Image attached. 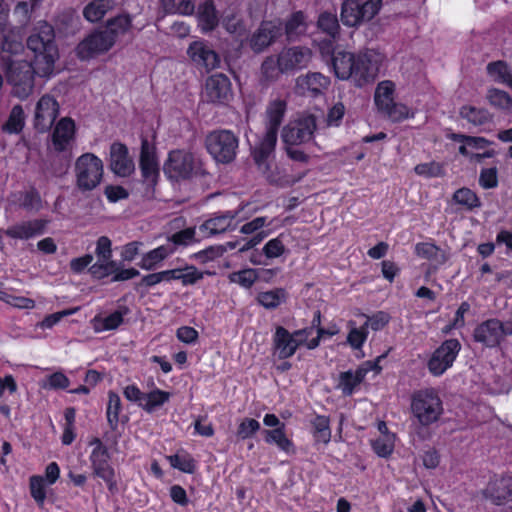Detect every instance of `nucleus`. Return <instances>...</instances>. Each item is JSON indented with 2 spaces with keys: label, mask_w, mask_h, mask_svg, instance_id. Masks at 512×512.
<instances>
[{
  "label": "nucleus",
  "mask_w": 512,
  "mask_h": 512,
  "mask_svg": "<svg viewBox=\"0 0 512 512\" xmlns=\"http://www.w3.org/2000/svg\"><path fill=\"white\" fill-rule=\"evenodd\" d=\"M27 48L33 53L31 62L8 59L6 79L13 86L11 96H30L35 74L41 77L53 74L59 56L53 26L47 22L41 23L28 37Z\"/></svg>",
  "instance_id": "obj_1"
},
{
  "label": "nucleus",
  "mask_w": 512,
  "mask_h": 512,
  "mask_svg": "<svg viewBox=\"0 0 512 512\" xmlns=\"http://www.w3.org/2000/svg\"><path fill=\"white\" fill-rule=\"evenodd\" d=\"M339 38L326 37L318 43L323 57H329L335 76L340 80H350L357 87H364L378 75L381 60L374 50L352 53L345 50H335Z\"/></svg>",
  "instance_id": "obj_2"
},
{
  "label": "nucleus",
  "mask_w": 512,
  "mask_h": 512,
  "mask_svg": "<svg viewBox=\"0 0 512 512\" xmlns=\"http://www.w3.org/2000/svg\"><path fill=\"white\" fill-rule=\"evenodd\" d=\"M320 334L321 332H318L317 336H313L314 327L289 332L286 328L278 326L273 335L274 353L279 359H287L301 346L314 349L319 345Z\"/></svg>",
  "instance_id": "obj_3"
},
{
  "label": "nucleus",
  "mask_w": 512,
  "mask_h": 512,
  "mask_svg": "<svg viewBox=\"0 0 512 512\" xmlns=\"http://www.w3.org/2000/svg\"><path fill=\"white\" fill-rule=\"evenodd\" d=\"M411 412L418 423L429 426L437 422L443 414V404L433 388H425L413 393Z\"/></svg>",
  "instance_id": "obj_4"
},
{
  "label": "nucleus",
  "mask_w": 512,
  "mask_h": 512,
  "mask_svg": "<svg viewBox=\"0 0 512 512\" xmlns=\"http://www.w3.org/2000/svg\"><path fill=\"white\" fill-rule=\"evenodd\" d=\"M381 7L382 0H344L341 4L340 19L344 26L359 27L372 20Z\"/></svg>",
  "instance_id": "obj_5"
},
{
  "label": "nucleus",
  "mask_w": 512,
  "mask_h": 512,
  "mask_svg": "<svg viewBox=\"0 0 512 512\" xmlns=\"http://www.w3.org/2000/svg\"><path fill=\"white\" fill-rule=\"evenodd\" d=\"M103 162L93 153L79 156L75 162L76 185L82 191L96 188L103 177Z\"/></svg>",
  "instance_id": "obj_6"
},
{
  "label": "nucleus",
  "mask_w": 512,
  "mask_h": 512,
  "mask_svg": "<svg viewBox=\"0 0 512 512\" xmlns=\"http://www.w3.org/2000/svg\"><path fill=\"white\" fill-rule=\"evenodd\" d=\"M316 128V118L313 115H298L284 126L282 140L286 146L306 144L313 139Z\"/></svg>",
  "instance_id": "obj_7"
},
{
  "label": "nucleus",
  "mask_w": 512,
  "mask_h": 512,
  "mask_svg": "<svg viewBox=\"0 0 512 512\" xmlns=\"http://www.w3.org/2000/svg\"><path fill=\"white\" fill-rule=\"evenodd\" d=\"M206 147L216 161L229 163L236 156L238 139L228 130L213 131L206 138Z\"/></svg>",
  "instance_id": "obj_8"
},
{
  "label": "nucleus",
  "mask_w": 512,
  "mask_h": 512,
  "mask_svg": "<svg viewBox=\"0 0 512 512\" xmlns=\"http://www.w3.org/2000/svg\"><path fill=\"white\" fill-rule=\"evenodd\" d=\"M163 170L171 180L188 179L197 172L198 162L191 153L184 150H174L169 153Z\"/></svg>",
  "instance_id": "obj_9"
},
{
  "label": "nucleus",
  "mask_w": 512,
  "mask_h": 512,
  "mask_svg": "<svg viewBox=\"0 0 512 512\" xmlns=\"http://www.w3.org/2000/svg\"><path fill=\"white\" fill-rule=\"evenodd\" d=\"M277 133L278 131L274 129L266 128L264 135L259 139L252 150L255 163L270 182H277V178L269 172L277 143Z\"/></svg>",
  "instance_id": "obj_10"
},
{
  "label": "nucleus",
  "mask_w": 512,
  "mask_h": 512,
  "mask_svg": "<svg viewBox=\"0 0 512 512\" xmlns=\"http://www.w3.org/2000/svg\"><path fill=\"white\" fill-rule=\"evenodd\" d=\"M89 445L92 447L89 460L95 476L101 478L110 490L115 487V471L109 463L110 455L106 446L99 438H93Z\"/></svg>",
  "instance_id": "obj_11"
},
{
  "label": "nucleus",
  "mask_w": 512,
  "mask_h": 512,
  "mask_svg": "<svg viewBox=\"0 0 512 512\" xmlns=\"http://www.w3.org/2000/svg\"><path fill=\"white\" fill-rule=\"evenodd\" d=\"M283 35V25L279 20H263L250 35L248 45L256 53H262Z\"/></svg>",
  "instance_id": "obj_12"
},
{
  "label": "nucleus",
  "mask_w": 512,
  "mask_h": 512,
  "mask_svg": "<svg viewBox=\"0 0 512 512\" xmlns=\"http://www.w3.org/2000/svg\"><path fill=\"white\" fill-rule=\"evenodd\" d=\"M187 55L197 69L207 73L219 67L221 62L219 54L203 39L191 42Z\"/></svg>",
  "instance_id": "obj_13"
},
{
  "label": "nucleus",
  "mask_w": 512,
  "mask_h": 512,
  "mask_svg": "<svg viewBox=\"0 0 512 512\" xmlns=\"http://www.w3.org/2000/svg\"><path fill=\"white\" fill-rule=\"evenodd\" d=\"M114 46L113 38L104 30H95L86 36L76 47V55L81 60H89L108 52Z\"/></svg>",
  "instance_id": "obj_14"
},
{
  "label": "nucleus",
  "mask_w": 512,
  "mask_h": 512,
  "mask_svg": "<svg viewBox=\"0 0 512 512\" xmlns=\"http://www.w3.org/2000/svg\"><path fill=\"white\" fill-rule=\"evenodd\" d=\"M460 343L455 339H449L442 343L432 354L428 361V369L434 376L442 375L455 361L459 351Z\"/></svg>",
  "instance_id": "obj_15"
},
{
  "label": "nucleus",
  "mask_w": 512,
  "mask_h": 512,
  "mask_svg": "<svg viewBox=\"0 0 512 512\" xmlns=\"http://www.w3.org/2000/svg\"><path fill=\"white\" fill-rule=\"evenodd\" d=\"M278 222L277 218H269L268 216H259L254 219L244 223L240 227V232L242 234L250 235L255 234L251 239L243 241L242 245L239 246V251L244 252L247 251L259 243H261L266 237H268L274 229L263 230L266 227H269Z\"/></svg>",
  "instance_id": "obj_16"
},
{
  "label": "nucleus",
  "mask_w": 512,
  "mask_h": 512,
  "mask_svg": "<svg viewBox=\"0 0 512 512\" xmlns=\"http://www.w3.org/2000/svg\"><path fill=\"white\" fill-rule=\"evenodd\" d=\"M242 212L243 208L236 212H226L208 219L198 228L201 236L208 237L234 229L239 222L248 218V215H242Z\"/></svg>",
  "instance_id": "obj_17"
},
{
  "label": "nucleus",
  "mask_w": 512,
  "mask_h": 512,
  "mask_svg": "<svg viewBox=\"0 0 512 512\" xmlns=\"http://www.w3.org/2000/svg\"><path fill=\"white\" fill-rule=\"evenodd\" d=\"M109 167L114 174L120 177H128L134 172L135 164L126 145L114 142L110 146Z\"/></svg>",
  "instance_id": "obj_18"
},
{
  "label": "nucleus",
  "mask_w": 512,
  "mask_h": 512,
  "mask_svg": "<svg viewBox=\"0 0 512 512\" xmlns=\"http://www.w3.org/2000/svg\"><path fill=\"white\" fill-rule=\"evenodd\" d=\"M380 369L378 362L366 361L354 371L349 370L341 373L338 386L344 395H351L365 379L368 372L375 371L378 374Z\"/></svg>",
  "instance_id": "obj_19"
},
{
  "label": "nucleus",
  "mask_w": 512,
  "mask_h": 512,
  "mask_svg": "<svg viewBox=\"0 0 512 512\" xmlns=\"http://www.w3.org/2000/svg\"><path fill=\"white\" fill-rule=\"evenodd\" d=\"M277 57L282 72L287 73L305 67L310 60L311 52L308 48L294 46L283 49Z\"/></svg>",
  "instance_id": "obj_20"
},
{
  "label": "nucleus",
  "mask_w": 512,
  "mask_h": 512,
  "mask_svg": "<svg viewBox=\"0 0 512 512\" xmlns=\"http://www.w3.org/2000/svg\"><path fill=\"white\" fill-rule=\"evenodd\" d=\"M75 123L70 118H62L52 133V145L55 151L64 152L70 149L75 138Z\"/></svg>",
  "instance_id": "obj_21"
},
{
  "label": "nucleus",
  "mask_w": 512,
  "mask_h": 512,
  "mask_svg": "<svg viewBox=\"0 0 512 512\" xmlns=\"http://www.w3.org/2000/svg\"><path fill=\"white\" fill-rule=\"evenodd\" d=\"M59 112V104L55 98H40L35 110V126L46 131L54 123Z\"/></svg>",
  "instance_id": "obj_22"
},
{
  "label": "nucleus",
  "mask_w": 512,
  "mask_h": 512,
  "mask_svg": "<svg viewBox=\"0 0 512 512\" xmlns=\"http://www.w3.org/2000/svg\"><path fill=\"white\" fill-rule=\"evenodd\" d=\"M197 26L203 34L214 31L220 22L219 13L213 0H204L196 10Z\"/></svg>",
  "instance_id": "obj_23"
},
{
  "label": "nucleus",
  "mask_w": 512,
  "mask_h": 512,
  "mask_svg": "<svg viewBox=\"0 0 512 512\" xmlns=\"http://www.w3.org/2000/svg\"><path fill=\"white\" fill-rule=\"evenodd\" d=\"M501 329L500 320H487L476 327L474 331V339L487 347H496L503 340Z\"/></svg>",
  "instance_id": "obj_24"
},
{
  "label": "nucleus",
  "mask_w": 512,
  "mask_h": 512,
  "mask_svg": "<svg viewBox=\"0 0 512 512\" xmlns=\"http://www.w3.org/2000/svg\"><path fill=\"white\" fill-rule=\"evenodd\" d=\"M140 169L145 181L149 183L156 182L159 176V164L155 149L147 140H143L141 145Z\"/></svg>",
  "instance_id": "obj_25"
},
{
  "label": "nucleus",
  "mask_w": 512,
  "mask_h": 512,
  "mask_svg": "<svg viewBox=\"0 0 512 512\" xmlns=\"http://www.w3.org/2000/svg\"><path fill=\"white\" fill-rule=\"evenodd\" d=\"M330 78L319 73L309 72L306 75H301L296 80V88L302 93L310 92L314 96L324 95L325 91L330 86Z\"/></svg>",
  "instance_id": "obj_26"
},
{
  "label": "nucleus",
  "mask_w": 512,
  "mask_h": 512,
  "mask_svg": "<svg viewBox=\"0 0 512 512\" xmlns=\"http://www.w3.org/2000/svg\"><path fill=\"white\" fill-rule=\"evenodd\" d=\"M449 138L460 143L459 153L469 159L491 144V142L484 137H473L456 133L451 134Z\"/></svg>",
  "instance_id": "obj_27"
},
{
  "label": "nucleus",
  "mask_w": 512,
  "mask_h": 512,
  "mask_svg": "<svg viewBox=\"0 0 512 512\" xmlns=\"http://www.w3.org/2000/svg\"><path fill=\"white\" fill-rule=\"evenodd\" d=\"M47 221L33 220L22 222L7 229L6 234L11 238L29 239L44 233Z\"/></svg>",
  "instance_id": "obj_28"
},
{
  "label": "nucleus",
  "mask_w": 512,
  "mask_h": 512,
  "mask_svg": "<svg viewBox=\"0 0 512 512\" xmlns=\"http://www.w3.org/2000/svg\"><path fill=\"white\" fill-rule=\"evenodd\" d=\"M488 77L512 91V68L505 60L489 62L486 66Z\"/></svg>",
  "instance_id": "obj_29"
},
{
  "label": "nucleus",
  "mask_w": 512,
  "mask_h": 512,
  "mask_svg": "<svg viewBox=\"0 0 512 512\" xmlns=\"http://www.w3.org/2000/svg\"><path fill=\"white\" fill-rule=\"evenodd\" d=\"M173 253L174 248L172 244L166 243L143 254L138 265L146 271L154 270Z\"/></svg>",
  "instance_id": "obj_30"
},
{
  "label": "nucleus",
  "mask_w": 512,
  "mask_h": 512,
  "mask_svg": "<svg viewBox=\"0 0 512 512\" xmlns=\"http://www.w3.org/2000/svg\"><path fill=\"white\" fill-rule=\"evenodd\" d=\"M375 104L392 121H401L413 114L406 105L395 101V98H375Z\"/></svg>",
  "instance_id": "obj_31"
},
{
  "label": "nucleus",
  "mask_w": 512,
  "mask_h": 512,
  "mask_svg": "<svg viewBox=\"0 0 512 512\" xmlns=\"http://www.w3.org/2000/svg\"><path fill=\"white\" fill-rule=\"evenodd\" d=\"M487 495L496 504L512 501V477H502L491 481L487 487Z\"/></svg>",
  "instance_id": "obj_32"
},
{
  "label": "nucleus",
  "mask_w": 512,
  "mask_h": 512,
  "mask_svg": "<svg viewBox=\"0 0 512 512\" xmlns=\"http://www.w3.org/2000/svg\"><path fill=\"white\" fill-rule=\"evenodd\" d=\"M306 15L303 11H295L287 18L283 27L288 41H295L307 31Z\"/></svg>",
  "instance_id": "obj_33"
},
{
  "label": "nucleus",
  "mask_w": 512,
  "mask_h": 512,
  "mask_svg": "<svg viewBox=\"0 0 512 512\" xmlns=\"http://www.w3.org/2000/svg\"><path fill=\"white\" fill-rule=\"evenodd\" d=\"M263 435L267 444L275 445L280 451L288 455L295 452L292 440L285 433V427L264 430Z\"/></svg>",
  "instance_id": "obj_34"
},
{
  "label": "nucleus",
  "mask_w": 512,
  "mask_h": 512,
  "mask_svg": "<svg viewBox=\"0 0 512 512\" xmlns=\"http://www.w3.org/2000/svg\"><path fill=\"white\" fill-rule=\"evenodd\" d=\"M205 86L208 96H229L232 91L231 81L228 76L223 73H216L209 76Z\"/></svg>",
  "instance_id": "obj_35"
},
{
  "label": "nucleus",
  "mask_w": 512,
  "mask_h": 512,
  "mask_svg": "<svg viewBox=\"0 0 512 512\" xmlns=\"http://www.w3.org/2000/svg\"><path fill=\"white\" fill-rule=\"evenodd\" d=\"M132 26V18L128 14H119L107 20L104 32L113 38L115 44L120 35H124Z\"/></svg>",
  "instance_id": "obj_36"
},
{
  "label": "nucleus",
  "mask_w": 512,
  "mask_h": 512,
  "mask_svg": "<svg viewBox=\"0 0 512 512\" xmlns=\"http://www.w3.org/2000/svg\"><path fill=\"white\" fill-rule=\"evenodd\" d=\"M316 26L326 37L339 38L340 36V25L336 13L329 11L321 12L318 16Z\"/></svg>",
  "instance_id": "obj_37"
},
{
  "label": "nucleus",
  "mask_w": 512,
  "mask_h": 512,
  "mask_svg": "<svg viewBox=\"0 0 512 512\" xmlns=\"http://www.w3.org/2000/svg\"><path fill=\"white\" fill-rule=\"evenodd\" d=\"M23 44L13 33L0 35V49L2 52L1 60L8 65V59H12L13 55H17L23 51Z\"/></svg>",
  "instance_id": "obj_38"
},
{
  "label": "nucleus",
  "mask_w": 512,
  "mask_h": 512,
  "mask_svg": "<svg viewBox=\"0 0 512 512\" xmlns=\"http://www.w3.org/2000/svg\"><path fill=\"white\" fill-rule=\"evenodd\" d=\"M257 302L266 309H275L287 299V292L283 288H275L258 293Z\"/></svg>",
  "instance_id": "obj_39"
},
{
  "label": "nucleus",
  "mask_w": 512,
  "mask_h": 512,
  "mask_svg": "<svg viewBox=\"0 0 512 512\" xmlns=\"http://www.w3.org/2000/svg\"><path fill=\"white\" fill-rule=\"evenodd\" d=\"M123 322V315L119 311H115L107 316H95L91 325L95 332H105L118 328Z\"/></svg>",
  "instance_id": "obj_40"
},
{
  "label": "nucleus",
  "mask_w": 512,
  "mask_h": 512,
  "mask_svg": "<svg viewBox=\"0 0 512 512\" xmlns=\"http://www.w3.org/2000/svg\"><path fill=\"white\" fill-rule=\"evenodd\" d=\"M286 111V102L280 98L275 99L267 108V127L278 131L282 118Z\"/></svg>",
  "instance_id": "obj_41"
},
{
  "label": "nucleus",
  "mask_w": 512,
  "mask_h": 512,
  "mask_svg": "<svg viewBox=\"0 0 512 512\" xmlns=\"http://www.w3.org/2000/svg\"><path fill=\"white\" fill-rule=\"evenodd\" d=\"M415 253L421 258L434 261L437 264H441L446 260L444 253L430 242L418 243L415 246Z\"/></svg>",
  "instance_id": "obj_42"
},
{
  "label": "nucleus",
  "mask_w": 512,
  "mask_h": 512,
  "mask_svg": "<svg viewBox=\"0 0 512 512\" xmlns=\"http://www.w3.org/2000/svg\"><path fill=\"white\" fill-rule=\"evenodd\" d=\"M170 465L181 472L192 474L196 469V462L191 455L186 452H179L175 455L167 456Z\"/></svg>",
  "instance_id": "obj_43"
},
{
  "label": "nucleus",
  "mask_w": 512,
  "mask_h": 512,
  "mask_svg": "<svg viewBox=\"0 0 512 512\" xmlns=\"http://www.w3.org/2000/svg\"><path fill=\"white\" fill-rule=\"evenodd\" d=\"M46 484L43 476L33 475L29 478L31 497L39 507H43L47 498Z\"/></svg>",
  "instance_id": "obj_44"
},
{
  "label": "nucleus",
  "mask_w": 512,
  "mask_h": 512,
  "mask_svg": "<svg viewBox=\"0 0 512 512\" xmlns=\"http://www.w3.org/2000/svg\"><path fill=\"white\" fill-rule=\"evenodd\" d=\"M373 451L382 458L389 457L394 451L395 434L380 435L371 442Z\"/></svg>",
  "instance_id": "obj_45"
},
{
  "label": "nucleus",
  "mask_w": 512,
  "mask_h": 512,
  "mask_svg": "<svg viewBox=\"0 0 512 512\" xmlns=\"http://www.w3.org/2000/svg\"><path fill=\"white\" fill-rule=\"evenodd\" d=\"M170 398V393L155 389L148 394H144L143 402L140 406L148 412L154 411L156 408L162 406Z\"/></svg>",
  "instance_id": "obj_46"
},
{
  "label": "nucleus",
  "mask_w": 512,
  "mask_h": 512,
  "mask_svg": "<svg viewBox=\"0 0 512 512\" xmlns=\"http://www.w3.org/2000/svg\"><path fill=\"white\" fill-rule=\"evenodd\" d=\"M106 0H94L87 4L83 10L84 18L92 23L102 20L107 12Z\"/></svg>",
  "instance_id": "obj_47"
},
{
  "label": "nucleus",
  "mask_w": 512,
  "mask_h": 512,
  "mask_svg": "<svg viewBox=\"0 0 512 512\" xmlns=\"http://www.w3.org/2000/svg\"><path fill=\"white\" fill-rule=\"evenodd\" d=\"M258 277V271L252 268L232 272L228 275V279L231 283L238 284L239 286L247 289L252 287Z\"/></svg>",
  "instance_id": "obj_48"
},
{
  "label": "nucleus",
  "mask_w": 512,
  "mask_h": 512,
  "mask_svg": "<svg viewBox=\"0 0 512 512\" xmlns=\"http://www.w3.org/2000/svg\"><path fill=\"white\" fill-rule=\"evenodd\" d=\"M117 270V263L111 258H100L90 266V273L98 279L113 275Z\"/></svg>",
  "instance_id": "obj_49"
},
{
  "label": "nucleus",
  "mask_w": 512,
  "mask_h": 512,
  "mask_svg": "<svg viewBox=\"0 0 512 512\" xmlns=\"http://www.w3.org/2000/svg\"><path fill=\"white\" fill-rule=\"evenodd\" d=\"M25 124V116L23 109L20 106H15L3 126V130L8 133L17 134L22 131Z\"/></svg>",
  "instance_id": "obj_50"
},
{
  "label": "nucleus",
  "mask_w": 512,
  "mask_h": 512,
  "mask_svg": "<svg viewBox=\"0 0 512 512\" xmlns=\"http://www.w3.org/2000/svg\"><path fill=\"white\" fill-rule=\"evenodd\" d=\"M348 327L349 333L347 336V343L354 350L361 349L368 336L367 329L365 328L364 325L359 328L356 327L353 321H349Z\"/></svg>",
  "instance_id": "obj_51"
},
{
  "label": "nucleus",
  "mask_w": 512,
  "mask_h": 512,
  "mask_svg": "<svg viewBox=\"0 0 512 512\" xmlns=\"http://www.w3.org/2000/svg\"><path fill=\"white\" fill-rule=\"evenodd\" d=\"M282 73L280 61L277 56H268L261 64V74L266 81H274Z\"/></svg>",
  "instance_id": "obj_52"
},
{
  "label": "nucleus",
  "mask_w": 512,
  "mask_h": 512,
  "mask_svg": "<svg viewBox=\"0 0 512 512\" xmlns=\"http://www.w3.org/2000/svg\"><path fill=\"white\" fill-rule=\"evenodd\" d=\"M263 254L268 259L279 258L287 252V248L284 243V235L280 234L277 237L270 239L263 246Z\"/></svg>",
  "instance_id": "obj_53"
},
{
  "label": "nucleus",
  "mask_w": 512,
  "mask_h": 512,
  "mask_svg": "<svg viewBox=\"0 0 512 512\" xmlns=\"http://www.w3.org/2000/svg\"><path fill=\"white\" fill-rule=\"evenodd\" d=\"M460 114L474 125H482L490 120V114L486 110L474 106L462 107Z\"/></svg>",
  "instance_id": "obj_54"
},
{
  "label": "nucleus",
  "mask_w": 512,
  "mask_h": 512,
  "mask_svg": "<svg viewBox=\"0 0 512 512\" xmlns=\"http://www.w3.org/2000/svg\"><path fill=\"white\" fill-rule=\"evenodd\" d=\"M453 199L459 205L471 210L480 206L477 195L468 188H461L454 193Z\"/></svg>",
  "instance_id": "obj_55"
},
{
  "label": "nucleus",
  "mask_w": 512,
  "mask_h": 512,
  "mask_svg": "<svg viewBox=\"0 0 512 512\" xmlns=\"http://www.w3.org/2000/svg\"><path fill=\"white\" fill-rule=\"evenodd\" d=\"M315 429L314 437L318 442L328 443L331 438V431L329 428V421L324 416H318L313 422Z\"/></svg>",
  "instance_id": "obj_56"
},
{
  "label": "nucleus",
  "mask_w": 512,
  "mask_h": 512,
  "mask_svg": "<svg viewBox=\"0 0 512 512\" xmlns=\"http://www.w3.org/2000/svg\"><path fill=\"white\" fill-rule=\"evenodd\" d=\"M107 419L111 425L117 424L119 413L121 410V399L115 392L110 391L108 394Z\"/></svg>",
  "instance_id": "obj_57"
},
{
  "label": "nucleus",
  "mask_w": 512,
  "mask_h": 512,
  "mask_svg": "<svg viewBox=\"0 0 512 512\" xmlns=\"http://www.w3.org/2000/svg\"><path fill=\"white\" fill-rule=\"evenodd\" d=\"M196 231L194 228H187L182 231H179L173 234L167 243L172 244L175 249L176 246H187L193 243L195 238Z\"/></svg>",
  "instance_id": "obj_58"
},
{
  "label": "nucleus",
  "mask_w": 512,
  "mask_h": 512,
  "mask_svg": "<svg viewBox=\"0 0 512 512\" xmlns=\"http://www.w3.org/2000/svg\"><path fill=\"white\" fill-rule=\"evenodd\" d=\"M79 310L78 307L65 309L53 314L46 316L38 326L41 329H51L53 326L58 324L64 317L75 314Z\"/></svg>",
  "instance_id": "obj_59"
},
{
  "label": "nucleus",
  "mask_w": 512,
  "mask_h": 512,
  "mask_svg": "<svg viewBox=\"0 0 512 512\" xmlns=\"http://www.w3.org/2000/svg\"><path fill=\"white\" fill-rule=\"evenodd\" d=\"M70 385V381L62 372H55L49 375L41 384L44 389H65Z\"/></svg>",
  "instance_id": "obj_60"
},
{
  "label": "nucleus",
  "mask_w": 512,
  "mask_h": 512,
  "mask_svg": "<svg viewBox=\"0 0 512 512\" xmlns=\"http://www.w3.org/2000/svg\"><path fill=\"white\" fill-rule=\"evenodd\" d=\"M414 171L417 175L425 178L440 177L442 175V167L436 162L418 164L415 166Z\"/></svg>",
  "instance_id": "obj_61"
},
{
  "label": "nucleus",
  "mask_w": 512,
  "mask_h": 512,
  "mask_svg": "<svg viewBox=\"0 0 512 512\" xmlns=\"http://www.w3.org/2000/svg\"><path fill=\"white\" fill-rule=\"evenodd\" d=\"M260 429V423L252 418L243 419L237 429V436L245 440L251 437L254 433H256Z\"/></svg>",
  "instance_id": "obj_62"
},
{
  "label": "nucleus",
  "mask_w": 512,
  "mask_h": 512,
  "mask_svg": "<svg viewBox=\"0 0 512 512\" xmlns=\"http://www.w3.org/2000/svg\"><path fill=\"white\" fill-rule=\"evenodd\" d=\"M488 386L493 394L507 393L512 387V378L495 375L488 383Z\"/></svg>",
  "instance_id": "obj_63"
},
{
  "label": "nucleus",
  "mask_w": 512,
  "mask_h": 512,
  "mask_svg": "<svg viewBox=\"0 0 512 512\" xmlns=\"http://www.w3.org/2000/svg\"><path fill=\"white\" fill-rule=\"evenodd\" d=\"M479 184L484 189H491L498 185L497 169L495 167L482 169L479 177Z\"/></svg>",
  "instance_id": "obj_64"
}]
</instances>
